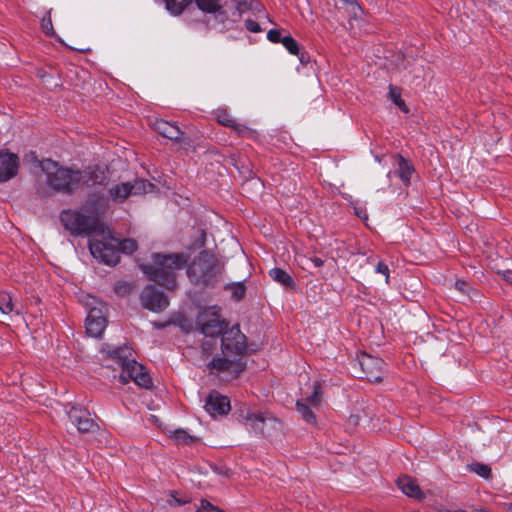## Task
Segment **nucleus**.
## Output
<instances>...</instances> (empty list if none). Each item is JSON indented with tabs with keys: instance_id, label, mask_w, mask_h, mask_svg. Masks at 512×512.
<instances>
[{
	"instance_id": "864d4df0",
	"label": "nucleus",
	"mask_w": 512,
	"mask_h": 512,
	"mask_svg": "<svg viewBox=\"0 0 512 512\" xmlns=\"http://www.w3.org/2000/svg\"><path fill=\"white\" fill-rule=\"evenodd\" d=\"M357 216H360V218H363V213L357 212Z\"/></svg>"
},
{
	"instance_id": "79ce46f5",
	"label": "nucleus",
	"mask_w": 512,
	"mask_h": 512,
	"mask_svg": "<svg viewBox=\"0 0 512 512\" xmlns=\"http://www.w3.org/2000/svg\"><path fill=\"white\" fill-rule=\"evenodd\" d=\"M131 287L129 284H120V285H117L115 287V291L118 293V294H124V293H128L130 291Z\"/></svg>"
},
{
	"instance_id": "7ed1b4c3",
	"label": "nucleus",
	"mask_w": 512,
	"mask_h": 512,
	"mask_svg": "<svg viewBox=\"0 0 512 512\" xmlns=\"http://www.w3.org/2000/svg\"><path fill=\"white\" fill-rule=\"evenodd\" d=\"M131 350L128 347L115 348L110 356L118 360L122 372L119 379L123 384L133 381L137 386L145 389L152 387V378L146 368L134 359H129Z\"/></svg>"
},
{
	"instance_id": "f3484780",
	"label": "nucleus",
	"mask_w": 512,
	"mask_h": 512,
	"mask_svg": "<svg viewBox=\"0 0 512 512\" xmlns=\"http://www.w3.org/2000/svg\"><path fill=\"white\" fill-rule=\"evenodd\" d=\"M19 159L15 154L0 151V182L13 178L18 171Z\"/></svg>"
},
{
	"instance_id": "5fc2aeb1",
	"label": "nucleus",
	"mask_w": 512,
	"mask_h": 512,
	"mask_svg": "<svg viewBox=\"0 0 512 512\" xmlns=\"http://www.w3.org/2000/svg\"><path fill=\"white\" fill-rule=\"evenodd\" d=\"M176 501H177V503H178L179 505H182V504H184V503H185V502H181V501H179V500H176Z\"/></svg>"
},
{
	"instance_id": "bb28decb",
	"label": "nucleus",
	"mask_w": 512,
	"mask_h": 512,
	"mask_svg": "<svg viewBox=\"0 0 512 512\" xmlns=\"http://www.w3.org/2000/svg\"><path fill=\"white\" fill-rule=\"evenodd\" d=\"M15 310L12 296L7 292H0V314L9 315Z\"/></svg>"
},
{
	"instance_id": "39448f33",
	"label": "nucleus",
	"mask_w": 512,
	"mask_h": 512,
	"mask_svg": "<svg viewBox=\"0 0 512 512\" xmlns=\"http://www.w3.org/2000/svg\"><path fill=\"white\" fill-rule=\"evenodd\" d=\"M89 249L95 259L106 265L113 266L119 262V240L105 227L90 238Z\"/></svg>"
},
{
	"instance_id": "a18cd8bd",
	"label": "nucleus",
	"mask_w": 512,
	"mask_h": 512,
	"mask_svg": "<svg viewBox=\"0 0 512 512\" xmlns=\"http://www.w3.org/2000/svg\"><path fill=\"white\" fill-rule=\"evenodd\" d=\"M505 279H506L508 282L512 283V272L507 271V272L505 273Z\"/></svg>"
},
{
	"instance_id": "6e6552de",
	"label": "nucleus",
	"mask_w": 512,
	"mask_h": 512,
	"mask_svg": "<svg viewBox=\"0 0 512 512\" xmlns=\"http://www.w3.org/2000/svg\"><path fill=\"white\" fill-rule=\"evenodd\" d=\"M87 305L89 306L86 318L87 334L99 338L102 336L107 325V305L95 297H90Z\"/></svg>"
},
{
	"instance_id": "dca6fc26",
	"label": "nucleus",
	"mask_w": 512,
	"mask_h": 512,
	"mask_svg": "<svg viewBox=\"0 0 512 512\" xmlns=\"http://www.w3.org/2000/svg\"><path fill=\"white\" fill-rule=\"evenodd\" d=\"M230 356H225L223 358H214L209 364L208 367L213 371L217 372H225L228 371L233 374L234 377H237L244 369L245 363L241 358L237 360H230Z\"/></svg>"
},
{
	"instance_id": "58836bf2",
	"label": "nucleus",
	"mask_w": 512,
	"mask_h": 512,
	"mask_svg": "<svg viewBox=\"0 0 512 512\" xmlns=\"http://www.w3.org/2000/svg\"><path fill=\"white\" fill-rule=\"evenodd\" d=\"M376 272L384 275L385 278H386V283H388V281H389V268H388V266L385 263L379 262L377 264V266H376Z\"/></svg>"
},
{
	"instance_id": "de8ad7c7",
	"label": "nucleus",
	"mask_w": 512,
	"mask_h": 512,
	"mask_svg": "<svg viewBox=\"0 0 512 512\" xmlns=\"http://www.w3.org/2000/svg\"><path fill=\"white\" fill-rule=\"evenodd\" d=\"M250 184H252V185H261V183L259 182V180H252V181L250 182Z\"/></svg>"
},
{
	"instance_id": "ddd939ff",
	"label": "nucleus",
	"mask_w": 512,
	"mask_h": 512,
	"mask_svg": "<svg viewBox=\"0 0 512 512\" xmlns=\"http://www.w3.org/2000/svg\"><path fill=\"white\" fill-rule=\"evenodd\" d=\"M140 299L142 305L153 312L163 311L169 304V300L165 294L152 285L143 289Z\"/></svg>"
},
{
	"instance_id": "5701e85b",
	"label": "nucleus",
	"mask_w": 512,
	"mask_h": 512,
	"mask_svg": "<svg viewBox=\"0 0 512 512\" xmlns=\"http://www.w3.org/2000/svg\"><path fill=\"white\" fill-rule=\"evenodd\" d=\"M269 276L282 286L286 288H294L295 281L293 278L284 270L280 268H273L269 271Z\"/></svg>"
},
{
	"instance_id": "c03bdc74",
	"label": "nucleus",
	"mask_w": 512,
	"mask_h": 512,
	"mask_svg": "<svg viewBox=\"0 0 512 512\" xmlns=\"http://www.w3.org/2000/svg\"><path fill=\"white\" fill-rule=\"evenodd\" d=\"M310 260L315 265V267H321L324 263L323 260L319 257H313Z\"/></svg>"
},
{
	"instance_id": "cd10ccee",
	"label": "nucleus",
	"mask_w": 512,
	"mask_h": 512,
	"mask_svg": "<svg viewBox=\"0 0 512 512\" xmlns=\"http://www.w3.org/2000/svg\"><path fill=\"white\" fill-rule=\"evenodd\" d=\"M389 98L398 106L403 112L407 113L408 108L404 100L401 98V90L393 85L389 86Z\"/></svg>"
},
{
	"instance_id": "37998d69",
	"label": "nucleus",
	"mask_w": 512,
	"mask_h": 512,
	"mask_svg": "<svg viewBox=\"0 0 512 512\" xmlns=\"http://www.w3.org/2000/svg\"><path fill=\"white\" fill-rule=\"evenodd\" d=\"M214 344L210 343V341H206L202 344V349L205 353L210 354L213 349Z\"/></svg>"
},
{
	"instance_id": "1a4fd4ad",
	"label": "nucleus",
	"mask_w": 512,
	"mask_h": 512,
	"mask_svg": "<svg viewBox=\"0 0 512 512\" xmlns=\"http://www.w3.org/2000/svg\"><path fill=\"white\" fill-rule=\"evenodd\" d=\"M154 185L143 179H136L133 182H124L112 186L108 190L109 197L115 202H123L130 195H141L151 192Z\"/></svg>"
},
{
	"instance_id": "2eb2a0df",
	"label": "nucleus",
	"mask_w": 512,
	"mask_h": 512,
	"mask_svg": "<svg viewBox=\"0 0 512 512\" xmlns=\"http://www.w3.org/2000/svg\"><path fill=\"white\" fill-rule=\"evenodd\" d=\"M230 401L228 397L212 392L206 399L205 410L212 416H223L230 411Z\"/></svg>"
},
{
	"instance_id": "72a5a7b5",
	"label": "nucleus",
	"mask_w": 512,
	"mask_h": 512,
	"mask_svg": "<svg viewBox=\"0 0 512 512\" xmlns=\"http://www.w3.org/2000/svg\"><path fill=\"white\" fill-rule=\"evenodd\" d=\"M41 28L46 35L51 36L54 34L50 12H47V15L42 19Z\"/></svg>"
},
{
	"instance_id": "f03ea898",
	"label": "nucleus",
	"mask_w": 512,
	"mask_h": 512,
	"mask_svg": "<svg viewBox=\"0 0 512 512\" xmlns=\"http://www.w3.org/2000/svg\"><path fill=\"white\" fill-rule=\"evenodd\" d=\"M187 261L188 257L183 253L154 254L153 265H141V270L151 281L172 290L176 287V272Z\"/></svg>"
},
{
	"instance_id": "f257e3e1",
	"label": "nucleus",
	"mask_w": 512,
	"mask_h": 512,
	"mask_svg": "<svg viewBox=\"0 0 512 512\" xmlns=\"http://www.w3.org/2000/svg\"><path fill=\"white\" fill-rule=\"evenodd\" d=\"M83 211L87 215L74 210L63 211L61 222L64 227L73 235H95L104 227L99 221V213L105 209V198L103 195L92 194L83 205Z\"/></svg>"
},
{
	"instance_id": "f704fd0d",
	"label": "nucleus",
	"mask_w": 512,
	"mask_h": 512,
	"mask_svg": "<svg viewBox=\"0 0 512 512\" xmlns=\"http://www.w3.org/2000/svg\"><path fill=\"white\" fill-rule=\"evenodd\" d=\"M195 512H223V510L203 499Z\"/></svg>"
},
{
	"instance_id": "473e14b6",
	"label": "nucleus",
	"mask_w": 512,
	"mask_h": 512,
	"mask_svg": "<svg viewBox=\"0 0 512 512\" xmlns=\"http://www.w3.org/2000/svg\"><path fill=\"white\" fill-rule=\"evenodd\" d=\"M137 249V243L133 239H124L119 241V252L133 253Z\"/></svg>"
},
{
	"instance_id": "9d476101",
	"label": "nucleus",
	"mask_w": 512,
	"mask_h": 512,
	"mask_svg": "<svg viewBox=\"0 0 512 512\" xmlns=\"http://www.w3.org/2000/svg\"><path fill=\"white\" fill-rule=\"evenodd\" d=\"M221 342L224 356H241L246 351V336L238 326L225 330Z\"/></svg>"
},
{
	"instance_id": "4c0bfd02",
	"label": "nucleus",
	"mask_w": 512,
	"mask_h": 512,
	"mask_svg": "<svg viewBox=\"0 0 512 512\" xmlns=\"http://www.w3.org/2000/svg\"><path fill=\"white\" fill-rule=\"evenodd\" d=\"M245 27L248 31H250L252 33H258L261 31V27H260L259 23L252 19H247L245 21Z\"/></svg>"
},
{
	"instance_id": "f8f14e48",
	"label": "nucleus",
	"mask_w": 512,
	"mask_h": 512,
	"mask_svg": "<svg viewBox=\"0 0 512 512\" xmlns=\"http://www.w3.org/2000/svg\"><path fill=\"white\" fill-rule=\"evenodd\" d=\"M358 363L369 381L377 382L382 379L384 362L380 358L362 352L358 355Z\"/></svg>"
},
{
	"instance_id": "c85d7f7f",
	"label": "nucleus",
	"mask_w": 512,
	"mask_h": 512,
	"mask_svg": "<svg viewBox=\"0 0 512 512\" xmlns=\"http://www.w3.org/2000/svg\"><path fill=\"white\" fill-rule=\"evenodd\" d=\"M225 289L231 292L232 298L236 301L241 300L246 292V287L241 282L228 284Z\"/></svg>"
},
{
	"instance_id": "423d86ee",
	"label": "nucleus",
	"mask_w": 512,
	"mask_h": 512,
	"mask_svg": "<svg viewBox=\"0 0 512 512\" xmlns=\"http://www.w3.org/2000/svg\"><path fill=\"white\" fill-rule=\"evenodd\" d=\"M216 265L212 255L201 252L188 266L187 276L198 286H207L216 279Z\"/></svg>"
},
{
	"instance_id": "a211bd4d",
	"label": "nucleus",
	"mask_w": 512,
	"mask_h": 512,
	"mask_svg": "<svg viewBox=\"0 0 512 512\" xmlns=\"http://www.w3.org/2000/svg\"><path fill=\"white\" fill-rule=\"evenodd\" d=\"M81 185L95 186L103 185L107 180V172L100 166H89L85 170L80 171Z\"/></svg>"
},
{
	"instance_id": "412c9836",
	"label": "nucleus",
	"mask_w": 512,
	"mask_h": 512,
	"mask_svg": "<svg viewBox=\"0 0 512 512\" xmlns=\"http://www.w3.org/2000/svg\"><path fill=\"white\" fill-rule=\"evenodd\" d=\"M397 486L399 489L408 497H414L416 499H421L423 497V493L418 486V484L409 476H401L397 480Z\"/></svg>"
},
{
	"instance_id": "6e6d98bb",
	"label": "nucleus",
	"mask_w": 512,
	"mask_h": 512,
	"mask_svg": "<svg viewBox=\"0 0 512 512\" xmlns=\"http://www.w3.org/2000/svg\"><path fill=\"white\" fill-rule=\"evenodd\" d=\"M474 512H488V511H486V510H476Z\"/></svg>"
},
{
	"instance_id": "4468645a",
	"label": "nucleus",
	"mask_w": 512,
	"mask_h": 512,
	"mask_svg": "<svg viewBox=\"0 0 512 512\" xmlns=\"http://www.w3.org/2000/svg\"><path fill=\"white\" fill-rule=\"evenodd\" d=\"M67 414L72 424H74L81 433L93 432L97 428V424L90 417V413L86 409L72 406L70 410L67 411Z\"/></svg>"
},
{
	"instance_id": "9b49d317",
	"label": "nucleus",
	"mask_w": 512,
	"mask_h": 512,
	"mask_svg": "<svg viewBox=\"0 0 512 512\" xmlns=\"http://www.w3.org/2000/svg\"><path fill=\"white\" fill-rule=\"evenodd\" d=\"M240 421L246 429L256 435H266L265 427L276 424V420L269 414L263 412H252L250 409L241 410Z\"/></svg>"
},
{
	"instance_id": "49530a36",
	"label": "nucleus",
	"mask_w": 512,
	"mask_h": 512,
	"mask_svg": "<svg viewBox=\"0 0 512 512\" xmlns=\"http://www.w3.org/2000/svg\"><path fill=\"white\" fill-rule=\"evenodd\" d=\"M166 323H157V322H154L153 323V326L156 327L157 329H162L164 327H166Z\"/></svg>"
},
{
	"instance_id": "6ab92c4d",
	"label": "nucleus",
	"mask_w": 512,
	"mask_h": 512,
	"mask_svg": "<svg viewBox=\"0 0 512 512\" xmlns=\"http://www.w3.org/2000/svg\"><path fill=\"white\" fill-rule=\"evenodd\" d=\"M216 120L219 124L232 128L240 136H247L251 134V130L247 126L236 122V120L226 110H217Z\"/></svg>"
},
{
	"instance_id": "4be33fe9",
	"label": "nucleus",
	"mask_w": 512,
	"mask_h": 512,
	"mask_svg": "<svg viewBox=\"0 0 512 512\" xmlns=\"http://www.w3.org/2000/svg\"><path fill=\"white\" fill-rule=\"evenodd\" d=\"M414 172V168L412 164L402 157L401 155L397 156V169L396 173L400 177V179L404 182L405 185H408L411 179V176Z\"/></svg>"
},
{
	"instance_id": "393cba45",
	"label": "nucleus",
	"mask_w": 512,
	"mask_h": 512,
	"mask_svg": "<svg viewBox=\"0 0 512 512\" xmlns=\"http://www.w3.org/2000/svg\"><path fill=\"white\" fill-rule=\"evenodd\" d=\"M197 7L209 14H216L222 11V0H195Z\"/></svg>"
},
{
	"instance_id": "7c9ffc66",
	"label": "nucleus",
	"mask_w": 512,
	"mask_h": 512,
	"mask_svg": "<svg viewBox=\"0 0 512 512\" xmlns=\"http://www.w3.org/2000/svg\"><path fill=\"white\" fill-rule=\"evenodd\" d=\"M468 468L471 472H474L483 478H489L491 475V468L483 463H472L468 466Z\"/></svg>"
},
{
	"instance_id": "b1692460",
	"label": "nucleus",
	"mask_w": 512,
	"mask_h": 512,
	"mask_svg": "<svg viewBox=\"0 0 512 512\" xmlns=\"http://www.w3.org/2000/svg\"><path fill=\"white\" fill-rule=\"evenodd\" d=\"M309 404H307L304 400H298L296 402V410L301 416V418L306 421L308 424H316V416Z\"/></svg>"
},
{
	"instance_id": "a878e982",
	"label": "nucleus",
	"mask_w": 512,
	"mask_h": 512,
	"mask_svg": "<svg viewBox=\"0 0 512 512\" xmlns=\"http://www.w3.org/2000/svg\"><path fill=\"white\" fill-rule=\"evenodd\" d=\"M166 6V9L170 14L174 16L180 15L187 5L190 3V0H163Z\"/></svg>"
},
{
	"instance_id": "aec40b11",
	"label": "nucleus",
	"mask_w": 512,
	"mask_h": 512,
	"mask_svg": "<svg viewBox=\"0 0 512 512\" xmlns=\"http://www.w3.org/2000/svg\"><path fill=\"white\" fill-rule=\"evenodd\" d=\"M154 126L155 130L160 135L169 140L178 142L183 136V131L175 123H170L161 119L156 120Z\"/></svg>"
},
{
	"instance_id": "09e8293b",
	"label": "nucleus",
	"mask_w": 512,
	"mask_h": 512,
	"mask_svg": "<svg viewBox=\"0 0 512 512\" xmlns=\"http://www.w3.org/2000/svg\"><path fill=\"white\" fill-rule=\"evenodd\" d=\"M344 2L346 3H350V4H355L356 1L355 0H343Z\"/></svg>"
},
{
	"instance_id": "ea45409f",
	"label": "nucleus",
	"mask_w": 512,
	"mask_h": 512,
	"mask_svg": "<svg viewBox=\"0 0 512 512\" xmlns=\"http://www.w3.org/2000/svg\"><path fill=\"white\" fill-rule=\"evenodd\" d=\"M236 9L241 13L243 10L249 7L248 0H233Z\"/></svg>"
},
{
	"instance_id": "c9c22d12",
	"label": "nucleus",
	"mask_w": 512,
	"mask_h": 512,
	"mask_svg": "<svg viewBox=\"0 0 512 512\" xmlns=\"http://www.w3.org/2000/svg\"><path fill=\"white\" fill-rule=\"evenodd\" d=\"M173 438L178 442L187 443L189 441H192V437L185 431V430H176L173 433Z\"/></svg>"
},
{
	"instance_id": "c756f323",
	"label": "nucleus",
	"mask_w": 512,
	"mask_h": 512,
	"mask_svg": "<svg viewBox=\"0 0 512 512\" xmlns=\"http://www.w3.org/2000/svg\"><path fill=\"white\" fill-rule=\"evenodd\" d=\"M312 388H313V391H312L311 395H309L306 399H303V400L310 406L316 407L320 404L321 397H322L320 384L317 381H315L313 383Z\"/></svg>"
},
{
	"instance_id": "3c124183",
	"label": "nucleus",
	"mask_w": 512,
	"mask_h": 512,
	"mask_svg": "<svg viewBox=\"0 0 512 512\" xmlns=\"http://www.w3.org/2000/svg\"><path fill=\"white\" fill-rule=\"evenodd\" d=\"M357 216H360V218H363V213L357 212Z\"/></svg>"
},
{
	"instance_id": "20e7f679",
	"label": "nucleus",
	"mask_w": 512,
	"mask_h": 512,
	"mask_svg": "<svg viewBox=\"0 0 512 512\" xmlns=\"http://www.w3.org/2000/svg\"><path fill=\"white\" fill-rule=\"evenodd\" d=\"M40 167L54 190L70 193L81 186L80 170L62 167L51 159L41 161Z\"/></svg>"
},
{
	"instance_id": "e433bc0d",
	"label": "nucleus",
	"mask_w": 512,
	"mask_h": 512,
	"mask_svg": "<svg viewBox=\"0 0 512 512\" xmlns=\"http://www.w3.org/2000/svg\"><path fill=\"white\" fill-rule=\"evenodd\" d=\"M267 38L269 41L273 43H280L282 42V36L279 30L277 29H271L267 33Z\"/></svg>"
},
{
	"instance_id": "2f4dec72",
	"label": "nucleus",
	"mask_w": 512,
	"mask_h": 512,
	"mask_svg": "<svg viewBox=\"0 0 512 512\" xmlns=\"http://www.w3.org/2000/svg\"><path fill=\"white\" fill-rule=\"evenodd\" d=\"M283 46L289 51L292 55H299L300 49L299 45L294 38L290 35H286L282 38Z\"/></svg>"
},
{
	"instance_id": "a19ab883",
	"label": "nucleus",
	"mask_w": 512,
	"mask_h": 512,
	"mask_svg": "<svg viewBox=\"0 0 512 512\" xmlns=\"http://www.w3.org/2000/svg\"><path fill=\"white\" fill-rule=\"evenodd\" d=\"M455 287L460 292L467 293L469 285L465 281H463V280H457L455 282Z\"/></svg>"
},
{
	"instance_id": "0eeeda50",
	"label": "nucleus",
	"mask_w": 512,
	"mask_h": 512,
	"mask_svg": "<svg viewBox=\"0 0 512 512\" xmlns=\"http://www.w3.org/2000/svg\"><path fill=\"white\" fill-rule=\"evenodd\" d=\"M196 326L206 337L215 338L226 330L227 323L220 315V308L212 306L200 311Z\"/></svg>"
},
{
	"instance_id": "8fccbe9b",
	"label": "nucleus",
	"mask_w": 512,
	"mask_h": 512,
	"mask_svg": "<svg viewBox=\"0 0 512 512\" xmlns=\"http://www.w3.org/2000/svg\"><path fill=\"white\" fill-rule=\"evenodd\" d=\"M444 512H467V511H465V510H456V511L446 510V511H444Z\"/></svg>"
},
{
	"instance_id": "603ef678",
	"label": "nucleus",
	"mask_w": 512,
	"mask_h": 512,
	"mask_svg": "<svg viewBox=\"0 0 512 512\" xmlns=\"http://www.w3.org/2000/svg\"><path fill=\"white\" fill-rule=\"evenodd\" d=\"M357 216H360V218H363V213L357 212Z\"/></svg>"
}]
</instances>
